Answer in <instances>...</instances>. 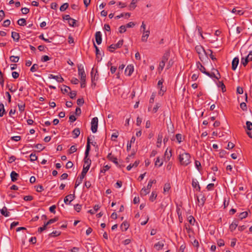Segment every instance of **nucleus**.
Segmentation results:
<instances>
[{
	"label": "nucleus",
	"mask_w": 252,
	"mask_h": 252,
	"mask_svg": "<svg viewBox=\"0 0 252 252\" xmlns=\"http://www.w3.org/2000/svg\"><path fill=\"white\" fill-rule=\"evenodd\" d=\"M190 155L187 152L180 153L179 156V160L180 164L183 166H187L190 162Z\"/></svg>",
	"instance_id": "nucleus-1"
},
{
	"label": "nucleus",
	"mask_w": 252,
	"mask_h": 252,
	"mask_svg": "<svg viewBox=\"0 0 252 252\" xmlns=\"http://www.w3.org/2000/svg\"><path fill=\"white\" fill-rule=\"evenodd\" d=\"M170 57V53L168 51L166 52L162 57L161 61L159 63V66L158 70L159 73L163 70L165 63L167 62Z\"/></svg>",
	"instance_id": "nucleus-2"
},
{
	"label": "nucleus",
	"mask_w": 252,
	"mask_h": 252,
	"mask_svg": "<svg viewBox=\"0 0 252 252\" xmlns=\"http://www.w3.org/2000/svg\"><path fill=\"white\" fill-rule=\"evenodd\" d=\"M156 180H151L149 181L148 185L146 188L144 187L140 191V195L141 196H145L148 193H149L152 187L153 184H156Z\"/></svg>",
	"instance_id": "nucleus-3"
},
{
	"label": "nucleus",
	"mask_w": 252,
	"mask_h": 252,
	"mask_svg": "<svg viewBox=\"0 0 252 252\" xmlns=\"http://www.w3.org/2000/svg\"><path fill=\"white\" fill-rule=\"evenodd\" d=\"M98 118L94 117L91 121V130L93 133H95L97 131L98 126Z\"/></svg>",
	"instance_id": "nucleus-4"
},
{
	"label": "nucleus",
	"mask_w": 252,
	"mask_h": 252,
	"mask_svg": "<svg viewBox=\"0 0 252 252\" xmlns=\"http://www.w3.org/2000/svg\"><path fill=\"white\" fill-rule=\"evenodd\" d=\"M123 40H120L117 43L110 45L109 46V51L111 52H113V50L112 49L115 50L120 48L123 45Z\"/></svg>",
	"instance_id": "nucleus-5"
},
{
	"label": "nucleus",
	"mask_w": 252,
	"mask_h": 252,
	"mask_svg": "<svg viewBox=\"0 0 252 252\" xmlns=\"http://www.w3.org/2000/svg\"><path fill=\"white\" fill-rule=\"evenodd\" d=\"M78 75L80 77L81 81H86V73L83 67L79 66L78 67Z\"/></svg>",
	"instance_id": "nucleus-6"
},
{
	"label": "nucleus",
	"mask_w": 252,
	"mask_h": 252,
	"mask_svg": "<svg viewBox=\"0 0 252 252\" xmlns=\"http://www.w3.org/2000/svg\"><path fill=\"white\" fill-rule=\"evenodd\" d=\"M216 71L217 72L218 76H216L214 72L210 73L208 71H207V72L205 73V74H206V75H207L208 76L210 77L211 78H214L219 80L220 76V74L218 70H216Z\"/></svg>",
	"instance_id": "nucleus-7"
},
{
	"label": "nucleus",
	"mask_w": 252,
	"mask_h": 252,
	"mask_svg": "<svg viewBox=\"0 0 252 252\" xmlns=\"http://www.w3.org/2000/svg\"><path fill=\"white\" fill-rule=\"evenodd\" d=\"M75 195L74 194H69L64 198V202L66 204H70V202L74 199Z\"/></svg>",
	"instance_id": "nucleus-8"
},
{
	"label": "nucleus",
	"mask_w": 252,
	"mask_h": 252,
	"mask_svg": "<svg viewBox=\"0 0 252 252\" xmlns=\"http://www.w3.org/2000/svg\"><path fill=\"white\" fill-rule=\"evenodd\" d=\"M95 38L97 44L98 45L100 44L102 42L101 33L100 32H95Z\"/></svg>",
	"instance_id": "nucleus-9"
},
{
	"label": "nucleus",
	"mask_w": 252,
	"mask_h": 252,
	"mask_svg": "<svg viewBox=\"0 0 252 252\" xmlns=\"http://www.w3.org/2000/svg\"><path fill=\"white\" fill-rule=\"evenodd\" d=\"M107 158L109 160L114 162L116 165H118L117 158L116 157H115L114 155H113L112 154V153H109L108 155Z\"/></svg>",
	"instance_id": "nucleus-10"
},
{
	"label": "nucleus",
	"mask_w": 252,
	"mask_h": 252,
	"mask_svg": "<svg viewBox=\"0 0 252 252\" xmlns=\"http://www.w3.org/2000/svg\"><path fill=\"white\" fill-rule=\"evenodd\" d=\"M90 151V139L89 138H88L86 149V151L85 152V156L84 158H88V157L89 156Z\"/></svg>",
	"instance_id": "nucleus-11"
},
{
	"label": "nucleus",
	"mask_w": 252,
	"mask_h": 252,
	"mask_svg": "<svg viewBox=\"0 0 252 252\" xmlns=\"http://www.w3.org/2000/svg\"><path fill=\"white\" fill-rule=\"evenodd\" d=\"M133 70L134 69L133 66L131 65H127L125 69V73L128 76H130L133 73Z\"/></svg>",
	"instance_id": "nucleus-12"
},
{
	"label": "nucleus",
	"mask_w": 252,
	"mask_h": 252,
	"mask_svg": "<svg viewBox=\"0 0 252 252\" xmlns=\"http://www.w3.org/2000/svg\"><path fill=\"white\" fill-rule=\"evenodd\" d=\"M239 59L238 57H235L233 59L232 62V69L235 70L239 63Z\"/></svg>",
	"instance_id": "nucleus-13"
},
{
	"label": "nucleus",
	"mask_w": 252,
	"mask_h": 252,
	"mask_svg": "<svg viewBox=\"0 0 252 252\" xmlns=\"http://www.w3.org/2000/svg\"><path fill=\"white\" fill-rule=\"evenodd\" d=\"M192 186L193 188L196 189V190L200 191V187L199 185V183L196 179H192Z\"/></svg>",
	"instance_id": "nucleus-14"
},
{
	"label": "nucleus",
	"mask_w": 252,
	"mask_h": 252,
	"mask_svg": "<svg viewBox=\"0 0 252 252\" xmlns=\"http://www.w3.org/2000/svg\"><path fill=\"white\" fill-rule=\"evenodd\" d=\"M0 212L1 215L5 217H8L10 216V212L8 211L7 209L5 206H4L0 210Z\"/></svg>",
	"instance_id": "nucleus-15"
},
{
	"label": "nucleus",
	"mask_w": 252,
	"mask_h": 252,
	"mask_svg": "<svg viewBox=\"0 0 252 252\" xmlns=\"http://www.w3.org/2000/svg\"><path fill=\"white\" fill-rule=\"evenodd\" d=\"M49 78L55 79L59 83H61L63 81V79L61 76H56L53 74H50Z\"/></svg>",
	"instance_id": "nucleus-16"
},
{
	"label": "nucleus",
	"mask_w": 252,
	"mask_h": 252,
	"mask_svg": "<svg viewBox=\"0 0 252 252\" xmlns=\"http://www.w3.org/2000/svg\"><path fill=\"white\" fill-rule=\"evenodd\" d=\"M150 31L147 30L145 32H143V35L141 38V40L143 42H146L147 41V38L150 35Z\"/></svg>",
	"instance_id": "nucleus-17"
},
{
	"label": "nucleus",
	"mask_w": 252,
	"mask_h": 252,
	"mask_svg": "<svg viewBox=\"0 0 252 252\" xmlns=\"http://www.w3.org/2000/svg\"><path fill=\"white\" fill-rule=\"evenodd\" d=\"M164 245V242L161 241L158 242L157 243L155 244L154 245V247L157 249V250L159 251L163 248Z\"/></svg>",
	"instance_id": "nucleus-18"
},
{
	"label": "nucleus",
	"mask_w": 252,
	"mask_h": 252,
	"mask_svg": "<svg viewBox=\"0 0 252 252\" xmlns=\"http://www.w3.org/2000/svg\"><path fill=\"white\" fill-rule=\"evenodd\" d=\"M197 202L198 203V205L200 207H202L205 202L206 198L204 196H202V197L199 199L198 197H197Z\"/></svg>",
	"instance_id": "nucleus-19"
},
{
	"label": "nucleus",
	"mask_w": 252,
	"mask_h": 252,
	"mask_svg": "<svg viewBox=\"0 0 252 252\" xmlns=\"http://www.w3.org/2000/svg\"><path fill=\"white\" fill-rule=\"evenodd\" d=\"M94 46L95 49L96 58L97 60V62H100L101 60V58L99 59V56L101 55L99 48L94 43Z\"/></svg>",
	"instance_id": "nucleus-20"
},
{
	"label": "nucleus",
	"mask_w": 252,
	"mask_h": 252,
	"mask_svg": "<svg viewBox=\"0 0 252 252\" xmlns=\"http://www.w3.org/2000/svg\"><path fill=\"white\" fill-rule=\"evenodd\" d=\"M164 157L165 160L166 161H169L172 157V151L170 150L168 151V149H167L164 153Z\"/></svg>",
	"instance_id": "nucleus-21"
},
{
	"label": "nucleus",
	"mask_w": 252,
	"mask_h": 252,
	"mask_svg": "<svg viewBox=\"0 0 252 252\" xmlns=\"http://www.w3.org/2000/svg\"><path fill=\"white\" fill-rule=\"evenodd\" d=\"M11 181L12 182H15L17 180V178L19 176V174L16 172L13 171L10 174Z\"/></svg>",
	"instance_id": "nucleus-22"
},
{
	"label": "nucleus",
	"mask_w": 252,
	"mask_h": 252,
	"mask_svg": "<svg viewBox=\"0 0 252 252\" xmlns=\"http://www.w3.org/2000/svg\"><path fill=\"white\" fill-rule=\"evenodd\" d=\"M195 50L199 55L201 54L202 52L205 53L206 55L207 54L204 48L201 46H196L195 47Z\"/></svg>",
	"instance_id": "nucleus-23"
},
{
	"label": "nucleus",
	"mask_w": 252,
	"mask_h": 252,
	"mask_svg": "<svg viewBox=\"0 0 252 252\" xmlns=\"http://www.w3.org/2000/svg\"><path fill=\"white\" fill-rule=\"evenodd\" d=\"M91 164V160L89 158H84L85 168L90 169Z\"/></svg>",
	"instance_id": "nucleus-24"
},
{
	"label": "nucleus",
	"mask_w": 252,
	"mask_h": 252,
	"mask_svg": "<svg viewBox=\"0 0 252 252\" xmlns=\"http://www.w3.org/2000/svg\"><path fill=\"white\" fill-rule=\"evenodd\" d=\"M11 36L14 40L18 41L20 38L19 34L16 32H12L11 33Z\"/></svg>",
	"instance_id": "nucleus-25"
},
{
	"label": "nucleus",
	"mask_w": 252,
	"mask_h": 252,
	"mask_svg": "<svg viewBox=\"0 0 252 252\" xmlns=\"http://www.w3.org/2000/svg\"><path fill=\"white\" fill-rule=\"evenodd\" d=\"M6 113L4 104L2 103H0V117H2Z\"/></svg>",
	"instance_id": "nucleus-26"
},
{
	"label": "nucleus",
	"mask_w": 252,
	"mask_h": 252,
	"mask_svg": "<svg viewBox=\"0 0 252 252\" xmlns=\"http://www.w3.org/2000/svg\"><path fill=\"white\" fill-rule=\"evenodd\" d=\"M238 226L237 221H234L229 226V229L231 231H233Z\"/></svg>",
	"instance_id": "nucleus-27"
},
{
	"label": "nucleus",
	"mask_w": 252,
	"mask_h": 252,
	"mask_svg": "<svg viewBox=\"0 0 252 252\" xmlns=\"http://www.w3.org/2000/svg\"><path fill=\"white\" fill-rule=\"evenodd\" d=\"M72 133L73 134V138H76L77 137H78L79 136V135H80V129L79 128H75L73 131H72Z\"/></svg>",
	"instance_id": "nucleus-28"
},
{
	"label": "nucleus",
	"mask_w": 252,
	"mask_h": 252,
	"mask_svg": "<svg viewBox=\"0 0 252 252\" xmlns=\"http://www.w3.org/2000/svg\"><path fill=\"white\" fill-rule=\"evenodd\" d=\"M129 227V224L126 221H124L121 225V227L123 231H126Z\"/></svg>",
	"instance_id": "nucleus-29"
},
{
	"label": "nucleus",
	"mask_w": 252,
	"mask_h": 252,
	"mask_svg": "<svg viewBox=\"0 0 252 252\" xmlns=\"http://www.w3.org/2000/svg\"><path fill=\"white\" fill-rule=\"evenodd\" d=\"M88 170H89V169H88L87 168H85V165H84L82 171L81 172V174L80 176V177H81V178H82V179H84V178L85 177L87 173L88 172Z\"/></svg>",
	"instance_id": "nucleus-30"
},
{
	"label": "nucleus",
	"mask_w": 252,
	"mask_h": 252,
	"mask_svg": "<svg viewBox=\"0 0 252 252\" xmlns=\"http://www.w3.org/2000/svg\"><path fill=\"white\" fill-rule=\"evenodd\" d=\"M157 197V194L156 193V191H153L150 197L149 200L153 202L154 200L156 199Z\"/></svg>",
	"instance_id": "nucleus-31"
},
{
	"label": "nucleus",
	"mask_w": 252,
	"mask_h": 252,
	"mask_svg": "<svg viewBox=\"0 0 252 252\" xmlns=\"http://www.w3.org/2000/svg\"><path fill=\"white\" fill-rule=\"evenodd\" d=\"M125 16L127 18H129L130 16V13H122L120 15L116 16L115 17V18L118 19H119L120 18L123 17Z\"/></svg>",
	"instance_id": "nucleus-32"
},
{
	"label": "nucleus",
	"mask_w": 252,
	"mask_h": 252,
	"mask_svg": "<svg viewBox=\"0 0 252 252\" xmlns=\"http://www.w3.org/2000/svg\"><path fill=\"white\" fill-rule=\"evenodd\" d=\"M163 164V161L160 159L159 157H158L156 158L155 161V165L156 166H158V167H160Z\"/></svg>",
	"instance_id": "nucleus-33"
},
{
	"label": "nucleus",
	"mask_w": 252,
	"mask_h": 252,
	"mask_svg": "<svg viewBox=\"0 0 252 252\" xmlns=\"http://www.w3.org/2000/svg\"><path fill=\"white\" fill-rule=\"evenodd\" d=\"M249 61L250 60L249 59H248V58L247 56L246 58H242L241 63L243 64L244 66H246Z\"/></svg>",
	"instance_id": "nucleus-34"
},
{
	"label": "nucleus",
	"mask_w": 252,
	"mask_h": 252,
	"mask_svg": "<svg viewBox=\"0 0 252 252\" xmlns=\"http://www.w3.org/2000/svg\"><path fill=\"white\" fill-rule=\"evenodd\" d=\"M10 61L11 62L13 63H17L19 60V57L18 56H11L9 58Z\"/></svg>",
	"instance_id": "nucleus-35"
},
{
	"label": "nucleus",
	"mask_w": 252,
	"mask_h": 252,
	"mask_svg": "<svg viewBox=\"0 0 252 252\" xmlns=\"http://www.w3.org/2000/svg\"><path fill=\"white\" fill-rule=\"evenodd\" d=\"M198 64V68L199 69L200 71L202 72L204 74H205V73L207 72V71L206 70V69L204 66H203L199 62L197 63Z\"/></svg>",
	"instance_id": "nucleus-36"
},
{
	"label": "nucleus",
	"mask_w": 252,
	"mask_h": 252,
	"mask_svg": "<svg viewBox=\"0 0 252 252\" xmlns=\"http://www.w3.org/2000/svg\"><path fill=\"white\" fill-rule=\"evenodd\" d=\"M17 23L19 26H24L26 24V20L25 19L21 18L18 20Z\"/></svg>",
	"instance_id": "nucleus-37"
},
{
	"label": "nucleus",
	"mask_w": 252,
	"mask_h": 252,
	"mask_svg": "<svg viewBox=\"0 0 252 252\" xmlns=\"http://www.w3.org/2000/svg\"><path fill=\"white\" fill-rule=\"evenodd\" d=\"M39 68V65L37 64L34 63L31 67L30 70L32 72H35L38 70Z\"/></svg>",
	"instance_id": "nucleus-38"
},
{
	"label": "nucleus",
	"mask_w": 252,
	"mask_h": 252,
	"mask_svg": "<svg viewBox=\"0 0 252 252\" xmlns=\"http://www.w3.org/2000/svg\"><path fill=\"white\" fill-rule=\"evenodd\" d=\"M162 139V135L161 134H158L157 139V147H160L161 144Z\"/></svg>",
	"instance_id": "nucleus-39"
},
{
	"label": "nucleus",
	"mask_w": 252,
	"mask_h": 252,
	"mask_svg": "<svg viewBox=\"0 0 252 252\" xmlns=\"http://www.w3.org/2000/svg\"><path fill=\"white\" fill-rule=\"evenodd\" d=\"M18 106L19 108V110L21 112H23L25 110V104L24 103H21V104H18Z\"/></svg>",
	"instance_id": "nucleus-40"
},
{
	"label": "nucleus",
	"mask_w": 252,
	"mask_h": 252,
	"mask_svg": "<svg viewBox=\"0 0 252 252\" xmlns=\"http://www.w3.org/2000/svg\"><path fill=\"white\" fill-rule=\"evenodd\" d=\"M232 12L239 15L243 14V12L242 10H237L236 8H234L232 10Z\"/></svg>",
	"instance_id": "nucleus-41"
},
{
	"label": "nucleus",
	"mask_w": 252,
	"mask_h": 252,
	"mask_svg": "<svg viewBox=\"0 0 252 252\" xmlns=\"http://www.w3.org/2000/svg\"><path fill=\"white\" fill-rule=\"evenodd\" d=\"M48 224H46V222L44 223V225L42 227H40L38 229V232L41 233L42 231L45 230L47 228V226Z\"/></svg>",
	"instance_id": "nucleus-42"
},
{
	"label": "nucleus",
	"mask_w": 252,
	"mask_h": 252,
	"mask_svg": "<svg viewBox=\"0 0 252 252\" xmlns=\"http://www.w3.org/2000/svg\"><path fill=\"white\" fill-rule=\"evenodd\" d=\"M94 68L92 69V70L91 71V77H92V81L93 83L94 82V81L97 80L98 77V74L96 75L97 71H96L95 74H94V76L93 77V71Z\"/></svg>",
	"instance_id": "nucleus-43"
},
{
	"label": "nucleus",
	"mask_w": 252,
	"mask_h": 252,
	"mask_svg": "<svg viewBox=\"0 0 252 252\" xmlns=\"http://www.w3.org/2000/svg\"><path fill=\"white\" fill-rule=\"evenodd\" d=\"M68 7V4L67 3H64L60 7V10L61 11H65Z\"/></svg>",
	"instance_id": "nucleus-44"
},
{
	"label": "nucleus",
	"mask_w": 252,
	"mask_h": 252,
	"mask_svg": "<svg viewBox=\"0 0 252 252\" xmlns=\"http://www.w3.org/2000/svg\"><path fill=\"white\" fill-rule=\"evenodd\" d=\"M247 216L248 213L247 212H243L240 213L238 217L241 220H242L243 219L246 218L247 217Z\"/></svg>",
	"instance_id": "nucleus-45"
},
{
	"label": "nucleus",
	"mask_w": 252,
	"mask_h": 252,
	"mask_svg": "<svg viewBox=\"0 0 252 252\" xmlns=\"http://www.w3.org/2000/svg\"><path fill=\"white\" fill-rule=\"evenodd\" d=\"M69 90H70V88L65 85H64L63 87L61 89V91L63 94L68 93Z\"/></svg>",
	"instance_id": "nucleus-46"
},
{
	"label": "nucleus",
	"mask_w": 252,
	"mask_h": 252,
	"mask_svg": "<svg viewBox=\"0 0 252 252\" xmlns=\"http://www.w3.org/2000/svg\"><path fill=\"white\" fill-rule=\"evenodd\" d=\"M195 167L197 168V169L199 171H200L201 169V163L200 162V161H199L198 160H195Z\"/></svg>",
	"instance_id": "nucleus-47"
},
{
	"label": "nucleus",
	"mask_w": 252,
	"mask_h": 252,
	"mask_svg": "<svg viewBox=\"0 0 252 252\" xmlns=\"http://www.w3.org/2000/svg\"><path fill=\"white\" fill-rule=\"evenodd\" d=\"M76 151H77V148L75 146L73 145L70 148L68 153L69 154H71L75 152Z\"/></svg>",
	"instance_id": "nucleus-48"
},
{
	"label": "nucleus",
	"mask_w": 252,
	"mask_h": 252,
	"mask_svg": "<svg viewBox=\"0 0 252 252\" xmlns=\"http://www.w3.org/2000/svg\"><path fill=\"white\" fill-rule=\"evenodd\" d=\"M170 184L169 183H166L164 186V188H163V190H164V192H165L166 191H168L169 190V189H170Z\"/></svg>",
	"instance_id": "nucleus-49"
},
{
	"label": "nucleus",
	"mask_w": 252,
	"mask_h": 252,
	"mask_svg": "<svg viewBox=\"0 0 252 252\" xmlns=\"http://www.w3.org/2000/svg\"><path fill=\"white\" fill-rule=\"evenodd\" d=\"M83 179L81 178V177L78 178L76 181L75 184V188H76L80 184H81L82 182Z\"/></svg>",
	"instance_id": "nucleus-50"
},
{
	"label": "nucleus",
	"mask_w": 252,
	"mask_h": 252,
	"mask_svg": "<svg viewBox=\"0 0 252 252\" xmlns=\"http://www.w3.org/2000/svg\"><path fill=\"white\" fill-rule=\"evenodd\" d=\"M246 128L248 130L252 129V123L250 121H247L246 122Z\"/></svg>",
	"instance_id": "nucleus-51"
},
{
	"label": "nucleus",
	"mask_w": 252,
	"mask_h": 252,
	"mask_svg": "<svg viewBox=\"0 0 252 252\" xmlns=\"http://www.w3.org/2000/svg\"><path fill=\"white\" fill-rule=\"evenodd\" d=\"M30 160L31 161H35L37 159V157L36 156L35 154L32 153L30 155Z\"/></svg>",
	"instance_id": "nucleus-52"
},
{
	"label": "nucleus",
	"mask_w": 252,
	"mask_h": 252,
	"mask_svg": "<svg viewBox=\"0 0 252 252\" xmlns=\"http://www.w3.org/2000/svg\"><path fill=\"white\" fill-rule=\"evenodd\" d=\"M136 2H137V0H132L131 1V3L129 6L130 8L134 9L136 6Z\"/></svg>",
	"instance_id": "nucleus-53"
},
{
	"label": "nucleus",
	"mask_w": 252,
	"mask_h": 252,
	"mask_svg": "<svg viewBox=\"0 0 252 252\" xmlns=\"http://www.w3.org/2000/svg\"><path fill=\"white\" fill-rule=\"evenodd\" d=\"M57 220H58V217H55L54 218L50 219V220H49V221H48L46 222V224H48V225L50 224L51 223H53L57 221Z\"/></svg>",
	"instance_id": "nucleus-54"
},
{
	"label": "nucleus",
	"mask_w": 252,
	"mask_h": 252,
	"mask_svg": "<svg viewBox=\"0 0 252 252\" xmlns=\"http://www.w3.org/2000/svg\"><path fill=\"white\" fill-rule=\"evenodd\" d=\"M176 138L179 143H180L182 141V135L181 134L178 133L176 135Z\"/></svg>",
	"instance_id": "nucleus-55"
},
{
	"label": "nucleus",
	"mask_w": 252,
	"mask_h": 252,
	"mask_svg": "<svg viewBox=\"0 0 252 252\" xmlns=\"http://www.w3.org/2000/svg\"><path fill=\"white\" fill-rule=\"evenodd\" d=\"M110 166H109L108 165H105L103 167V168L101 169L100 172L105 173L106 171L110 169Z\"/></svg>",
	"instance_id": "nucleus-56"
},
{
	"label": "nucleus",
	"mask_w": 252,
	"mask_h": 252,
	"mask_svg": "<svg viewBox=\"0 0 252 252\" xmlns=\"http://www.w3.org/2000/svg\"><path fill=\"white\" fill-rule=\"evenodd\" d=\"M126 27L125 25H122L119 28V32L121 33L125 32L126 31Z\"/></svg>",
	"instance_id": "nucleus-57"
},
{
	"label": "nucleus",
	"mask_w": 252,
	"mask_h": 252,
	"mask_svg": "<svg viewBox=\"0 0 252 252\" xmlns=\"http://www.w3.org/2000/svg\"><path fill=\"white\" fill-rule=\"evenodd\" d=\"M76 21L72 18L68 21V24L70 26L74 27Z\"/></svg>",
	"instance_id": "nucleus-58"
},
{
	"label": "nucleus",
	"mask_w": 252,
	"mask_h": 252,
	"mask_svg": "<svg viewBox=\"0 0 252 252\" xmlns=\"http://www.w3.org/2000/svg\"><path fill=\"white\" fill-rule=\"evenodd\" d=\"M240 108L243 110V111H247V105L245 102H242L240 103Z\"/></svg>",
	"instance_id": "nucleus-59"
},
{
	"label": "nucleus",
	"mask_w": 252,
	"mask_h": 252,
	"mask_svg": "<svg viewBox=\"0 0 252 252\" xmlns=\"http://www.w3.org/2000/svg\"><path fill=\"white\" fill-rule=\"evenodd\" d=\"M35 147L37 149L39 150V151H42L45 148L41 144H37L35 145Z\"/></svg>",
	"instance_id": "nucleus-60"
},
{
	"label": "nucleus",
	"mask_w": 252,
	"mask_h": 252,
	"mask_svg": "<svg viewBox=\"0 0 252 252\" xmlns=\"http://www.w3.org/2000/svg\"><path fill=\"white\" fill-rule=\"evenodd\" d=\"M218 86L219 87H220L221 88L222 92H225L226 91L225 86L222 82H219Z\"/></svg>",
	"instance_id": "nucleus-61"
},
{
	"label": "nucleus",
	"mask_w": 252,
	"mask_h": 252,
	"mask_svg": "<svg viewBox=\"0 0 252 252\" xmlns=\"http://www.w3.org/2000/svg\"><path fill=\"white\" fill-rule=\"evenodd\" d=\"M189 221L191 225H193L195 222V219L192 216H190L189 218Z\"/></svg>",
	"instance_id": "nucleus-62"
},
{
	"label": "nucleus",
	"mask_w": 252,
	"mask_h": 252,
	"mask_svg": "<svg viewBox=\"0 0 252 252\" xmlns=\"http://www.w3.org/2000/svg\"><path fill=\"white\" fill-rule=\"evenodd\" d=\"M10 24V21L8 19H7L3 22L2 26L5 27H7Z\"/></svg>",
	"instance_id": "nucleus-63"
},
{
	"label": "nucleus",
	"mask_w": 252,
	"mask_h": 252,
	"mask_svg": "<svg viewBox=\"0 0 252 252\" xmlns=\"http://www.w3.org/2000/svg\"><path fill=\"white\" fill-rule=\"evenodd\" d=\"M84 99L83 98H78L77 100V104L78 105L82 106L84 104Z\"/></svg>",
	"instance_id": "nucleus-64"
}]
</instances>
